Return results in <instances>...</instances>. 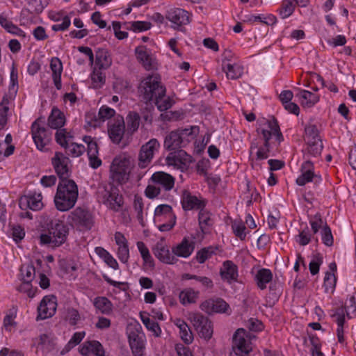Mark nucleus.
I'll return each mask as SVG.
<instances>
[{
  "label": "nucleus",
  "instance_id": "f257e3e1",
  "mask_svg": "<svg viewBox=\"0 0 356 356\" xmlns=\"http://www.w3.org/2000/svg\"><path fill=\"white\" fill-rule=\"evenodd\" d=\"M78 194V186L72 179L60 181L54 197L56 209L60 211L72 209L77 201Z\"/></svg>",
  "mask_w": 356,
  "mask_h": 356
},
{
  "label": "nucleus",
  "instance_id": "f03ea898",
  "mask_svg": "<svg viewBox=\"0 0 356 356\" xmlns=\"http://www.w3.org/2000/svg\"><path fill=\"white\" fill-rule=\"evenodd\" d=\"M69 228L63 222L53 220L48 225V233L40 234V243L49 248L60 247L67 241Z\"/></svg>",
  "mask_w": 356,
  "mask_h": 356
},
{
  "label": "nucleus",
  "instance_id": "7ed1b4c3",
  "mask_svg": "<svg viewBox=\"0 0 356 356\" xmlns=\"http://www.w3.org/2000/svg\"><path fill=\"white\" fill-rule=\"evenodd\" d=\"M175 178L163 171H158L152 175L145 188V194L149 199H154L160 195L161 190L171 191L175 186Z\"/></svg>",
  "mask_w": 356,
  "mask_h": 356
},
{
  "label": "nucleus",
  "instance_id": "20e7f679",
  "mask_svg": "<svg viewBox=\"0 0 356 356\" xmlns=\"http://www.w3.org/2000/svg\"><path fill=\"white\" fill-rule=\"evenodd\" d=\"M261 134L263 136L264 144V147H259L256 153L255 165H257V161L266 159L268 157V152L270 151L269 140L273 136H275L278 143H280L284 140L278 122L275 118L267 121L264 124V127L261 129Z\"/></svg>",
  "mask_w": 356,
  "mask_h": 356
},
{
  "label": "nucleus",
  "instance_id": "39448f33",
  "mask_svg": "<svg viewBox=\"0 0 356 356\" xmlns=\"http://www.w3.org/2000/svg\"><path fill=\"white\" fill-rule=\"evenodd\" d=\"M134 161L131 156L115 157L110 167V178L113 182L124 184L128 181L134 168Z\"/></svg>",
  "mask_w": 356,
  "mask_h": 356
},
{
  "label": "nucleus",
  "instance_id": "423d86ee",
  "mask_svg": "<svg viewBox=\"0 0 356 356\" xmlns=\"http://www.w3.org/2000/svg\"><path fill=\"white\" fill-rule=\"evenodd\" d=\"M138 92L146 102L154 100L156 97L165 96V88L158 75H149L140 83Z\"/></svg>",
  "mask_w": 356,
  "mask_h": 356
},
{
  "label": "nucleus",
  "instance_id": "0eeeda50",
  "mask_svg": "<svg viewBox=\"0 0 356 356\" xmlns=\"http://www.w3.org/2000/svg\"><path fill=\"white\" fill-rule=\"evenodd\" d=\"M68 219L71 225L79 231H88L94 225L92 213L86 208L78 207L70 212Z\"/></svg>",
  "mask_w": 356,
  "mask_h": 356
},
{
  "label": "nucleus",
  "instance_id": "6e6552de",
  "mask_svg": "<svg viewBox=\"0 0 356 356\" xmlns=\"http://www.w3.org/2000/svg\"><path fill=\"white\" fill-rule=\"evenodd\" d=\"M197 130V127H191L190 129H177L170 131L165 138L163 147L169 151L178 150L181 147L186 136L194 138L195 131Z\"/></svg>",
  "mask_w": 356,
  "mask_h": 356
},
{
  "label": "nucleus",
  "instance_id": "1a4fd4ad",
  "mask_svg": "<svg viewBox=\"0 0 356 356\" xmlns=\"http://www.w3.org/2000/svg\"><path fill=\"white\" fill-rule=\"evenodd\" d=\"M154 221L159 223L158 229L161 232L171 230L176 223V216L171 206L168 204L159 205L154 211Z\"/></svg>",
  "mask_w": 356,
  "mask_h": 356
},
{
  "label": "nucleus",
  "instance_id": "9d476101",
  "mask_svg": "<svg viewBox=\"0 0 356 356\" xmlns=\"http://www.w3.org/2000/svg\"><path fill=\"white\" fill-rule=\"evenodd\" d=\"M31 135L36 147L44 151L45 147L50 143L51 133L44 127V122L39 118L31 125Z\"/></svg>",
  "mask_w": 356,
  "mask_h": 356
},
{
  "label": "nucleus",
  "instance_id": "9b49d317",
  "mask_svg": "<svg viewBox=\"0 0 356 356\" xmlns=\"http://www.w3.org/2000/svg\"><path fill=\"white\" fill-rule=\"evenodd\" d=\"M99 194L102 198L103 204L115 211H119L123 205L122 195L119 193L118 188L113 185L109 187L104 186L99 191Z\"/></svg>",
  "mask_w": 356,
  "mask_h": 356
},
{
  "label": "nucleus",
  "instance_id": "f8f14e48",
  "mask_svg": "<svg viewBox=\"0 0 356 356\" xmlns=\"http://www.w3.org/2000/svg\"><path fill=\"white\" fill-rule=\"evenodd\" d=\"M160 147V143L156 138H152L143 145L138 153L139 168L147 167L151 163L155 153L159 152Z\"/></svg>",
  "mask_w": 356,
  "mask_h": 356
},
{
  "label": "nucleus",
  "instance_id": "ddd939ff",
  "mask_svg": "<svg viewBox=\"0 0 356 356\" xmlns=\"http://www.w3.org/2000/svg\"><path fill=\"white\" fill-rule=\"evenodd\" d=\"M189 320L200 337L206 340L211 338L213 326L211 322L207 316L200 313H191L189 314Z\"/></svg>",
  "mask_w": 356,
  "mask_h": 356
},
{
  "label": "nucleus",
  "instance_id": "4468645a",
  "mask_svg": "<svg viewBox=\"0 0 356 356\" xmlns=\"http://www.w3.org/2000/svg\"><path fill=\"white\" fill-rule=\"evenodd\" d=\"M51 163L55 172L60 179V181H63L64 179H70V170L69 165L70 160L67 156H65L61 152H57L52 158Z\"/></svg>",
  "mask_w": 356,
  "mask_h": 356
},
{
  "label": "nucleus",
  "instance_id": "2eb2a0df",
  "mask_svg": "<svg viewBox=\"0 0 356 356\" xmlns=\"http://www.w3.org/2000/svg\"><path fill=\"white\" fill-rule=\"evenodd\" d=\"M172 151L165 158V163L168 166H173L177 169H184L192 163V156L184 150L178 149Z\"/></svg>",
  "mask_w": 356,
  "mask_h": 356
},
{
  "label": "nucleus",
  "instance_id": "dca6fc26",
  "mask_svg": "<svg viewBox=\"0 0 356 356\" xmlns=\"http://www.w3.org/2000/svg\"><path fill=\"white\" fill-rule=\"evenodd\" d=\"M232 348L237 356H248L252 350L251 343L245 338L243 329H238L234 334Z\"/></svg>",
  "mask_w": 356,
  "mask_h": 356
},
{
  "label": "nucleus",
  "instance_id": "f3484780",
  "mask_svg": "<svg viewBox=\"0 0 356 356\" xmlns=\"http://www.w3.org/2000/svg\"><path fill=\"white\" fill-rule=\"evenodd\" d=\"M56 298L54 296H44L38 307L36 320H44L51 318L56 311Z\"/></svg>",
  "mask_w": 356,
  "mask_h": 356
},
{
  "label": "nucleus",
  "instance_id": "a211bd4d",
  "mask_svg": "<svg viewBox=\"0 0 356 356\" xmlns=\"http://www.w3.org/2000/svg\"><path fill=\"white\" fill-rule=\"evenodd\" d=\"M125 132V124L122 116L118 115L108 124V133L113 143L119 144Z\"/></svg>",
  "mask_w": 356,
  "mask_h": 356
},
{
  "label": "nucleus",
  "instance_id": "6ab92c4d",
  "mask_svg": "<svg viewBox=\"0 0 356 356\" xmlns=\"http://www.w3.org/2000/svg\"><path fill=\"white\" fill-rule=\"evenodd\" d=\"M152 251L154 256L164 264H175L178 261L172 250H170V247L163 240L156 243Z\"/></svg>",
  "mask_w": 356,
  "mask_h": 356
},
{
  "label": "nucleus",
  "instance_id": "aec40b11",
  "mask_svg": "<svg viewBox=\"0 0 356 356\" xmlns=\"http://www.w3.org/2000/svg\"><path fill=\"white\" fill-rule=\"evenodd\" d=\"M166 18L174 24L172 27L175 29L190 22L188 12L179 8L169 9L166 14Z\"/></svg>",
  "mask_w": 356,
  "mask_h": 356
},
{
  "label": "nucleus",
  "instance_id": "412c9836",
  "mask_svg": "<svg viewBox=\"0 0 356 356\" xmlns=\"http://www.w3.org/2000/svg\"><path fill=\"white\" fill-rule=\"evenodd\" d=\"M200 309L207 314L225 313L229 305L222 298L209 299L201 303Z\"/></svg>",
  "mask_w": 356,
  "mask_h": 356
},
{
  "label": "nucleus",
  "instance_id": "4be33fe9",
  "mask_svg": "<svg viewBox=\"0 0 356 356\" xmlns=\"http://www.w3.org/2000/svg\"><path fill=\"white\" fill-rule=\"evenodd\" d=\"M129 343L134 356H143L144 335L139 332L138 328L131 330L128 334Z\"/></svg>",
  "mask_w": 356,
  "mask_h": 356
},
{
  "label": "nucleus",
  "instance_id": "5701e85b",
  "mask_svg": "<svg viewBox=\"0 0 356 356\" xmlns=\"http://www.w3.org/2000/svg\"><path fill=\"white\" fill-rule=\"evenodd\" d=\"M42 196L41 193H33L22 197L19 202L22 209H30L33 211H39L43 207Z\"/></svg>",
  "mask_w": 356,
  "mask_h": 356
},
{
  "label": "nucleus",
  "instance_id": "b1692460",
  "mask_svg": "<svg viewBox=\"0 0 356 356\" xmlns=\"http://www.w3.org/2000/svg\"><path fill=\"white\" fill-rule=\"evenodd\" d=\"M220 275L222 280L229 284L237 282L238 276L237 266L231 260L224 261L220 269Z\"/></svg>",
  "mask_w": 356,
  "mask_h": 356
},
{
  "label": "nucleus",
  "instance_id": "393cba45",
  "mask_svg": "<svg viewBox=\"0 0 356 356\" xmlns=\"http://www.w3.org/2000/svg\"><path fill=\"white\" fill-rule=\"evenodd\" d=\"M83 141L87 144V154L88 156L90 165L96 169L102 165V161L98 157V147L97 143L91 136H86Z\"/></svg>",
  "mask_w": 356,
  "mask_h": 356
},
{
  "label": "nucleus",
  "instance_id": "a878e982",
  "mask_svg": "<svg viewBox=\"0 0 356 356\" xmlns=\"http://www.w3.org/2000/svg\"><path fill=\"white\" fill-rule=\"evenodd\" d=\"M135 52L137 59L146 70H150L156 68V60L146 47H138L136 48Z\"/></svg>",
  "mask_w": 356,
  "mask_h": 356
},
{
  "label": "nucleus",
  "instance_id": "bb28decb",
  "mask_svg": "<svg viewBox=\"0 0 356 356\" xmlns=\"http://www.w3.org/2000/svg\"><path fill=\"white\" fill-rule=\"evenodd\" d=\"M195 249V242L188 240L184 237L181 243L177 244L172 248V252L175 254V257H189Z\"/></svg>",
  "mask_w": 356,
  "mask_h": 356
},
{
  "label": "nucleus",
  "instance_id": "cd10ccee",
  "mask_svg": "<svg viewBox=\"0 0 356 356\" xmlns=\"http://www.w3.org/2000/svg\"><path fill=\"white\" fill-rule=\"evenodd\" d=\"M79 353L83 356H104L102 345L95 340L84 342L79 348Z\"/></svg>",
  "mask_w": 356,
  "mask_h": 356
},
{
  "label": "nucleus",
  "instance_id": "c85d7f7f",
  "mask_svg": "<svg viewBox=\"0 0 356 356\" xmlns=\"http://www.w3.org/2000/svg\"><path fill=\"white\" fill-rule=\"evenodd\" d=\"M181 202L185 211L200 209L204 207L203 202L197 197L193 195L187 190L183 191Z\"/></svg>",
  "mask_w": 356,
  "mask_h": 356
},
{
  "label": "nucleus",
  "instance_id": "c756f323",
  "mask_svg": "<svg viewBox=\"0 0 356 356\" xmlns=\"http://www.w3.org/2000/svg\"><path fill=\"white\" fill-rule=\"evenodd\" d=\"M314 163L312 161H305L300 168L301 175L296 179V184L298 186H305L307 183L313 181L314 178Z\"/></svg>",
  "mask_w": 356,
  "mask_h": 356
},
{
  "label": "nucleus",
  "instance_id": "7c9ffc66",
  "mask_svg": "<svg viewBox=\"0 0 356 356\" xmlns=\"http://www.w3.org/2000/svg\"><path fill=\"white\" fill-rule=\"evenodd\" d=\"M296 97L304 108H311L319 101L318 95L305 90H300Z\"/></svg>",
  "mask_w": 356,
  "mask_h": 356
},
{
  "label": "nucleus",
  "instance_id": "2f4dec72",
  "mask_svg": "<svg viewBox=\"0 0 356 356\" xmlns=\"http://www.w3.org/2000/svg\"><path fill=\"white\" fill-rule=\"evenodd\" d=\"M50 68L52 71V78L56 88L58 90L61 88V74L63 72V64L60 60L54 57L50 62Z\"/></svg>",
  "mask_w": 356,
  "mask_h": 356
},
{
  "label": "nucleus",
  "instance_id": "473e14b6",
  "mask_svg": "<svg viewBox=\"0 0 356 356\" xmlns=\"http://www.w3.org/2000/svg\"><path fill=\"white\" fill-rule=\"evenodd\" d=\"M307 147L303 151L305 161H311L312 157L319 156L323 148L322 141L307 142Z\"/></svg>",
  "mask_w": 356,
  "mask_h": 356
},
{
  "label": "nucleus",
  "instance_id": "72a5a7b5",
  "mask_svg": "<svg viewBox=\"0 0 356 356\" xmlns=\"http://www.w3.org/2000/svg\"><path fill=\"white\" fill-rule=\"evenodd\" d=\"M65 122V118L63 113L58 108L54 107L48 118V125L51 129L61 128Z\"/></svg>",
  "mask_w": 356,
  "mask_h": 356
},
{
  "label": "nucleus",
  "instance_id": "f704fd0d",
  "mask_svg": "<svg viewBox=\"0 0 356 356\" xmlns=\"http://www.w3.org/2000/svg\"><path fill=\"white\" fill-rule=\"evenodd\" d=\"M112 64V59L106 49H99L95 54V66L99 70H106Z\"/></svg>",
  "mask_w": 356,
  "mask_h": 356
},
{
  "label": "nucleus",
  "instance_id": "c9c22d12",
  "mask_svg": "<svg viewBox=\"0 0 356 356\" xmlns=\"http://www.w3.org/2000/svg\"><path fill=\"white\" fill-rule=\"evenodd\" d=\"M175 325L179 330L181 339L186 343L190 344L193 340V333L188 324L181 318H177L174 321Z\"/></svg>",
  "mask_w": 356,
  "mask_h": 356
},
{
  "label": "nucleus",
  "instance_id": "e433bc0d",
  "mask_svg": "<svg viewBox=\"0 0 356 356\" xmlns=\"http://www.w3.org/2000/svg\"><path fill=\"white\" fill-rule=\"evenodd\" d=\"M272 280L273 273L267 268H261L259 270L254 277L257 285L261 290L266 289V284L270 283Z\"/></svg>",
  "mask_w": 356,
  "mask_h": 356
},
{
  "label": "nucleus",
  "instance_id": "4c0bfd02",
  "mask_svg": "<svg viewBox=\"0 0 356 356\" xmlns=\"http://www.w3.org/2000/svg\"><path fill=\"white\" fill-rule=\"evenodd\" d=\"M333 317L336 318V322L337 324V336L338 341L340 343H343L345 341L344 339V331L343 325L345 323V314L343 309H338L336 312L333 314Z\"/></svg>",
  "mask_w": 356,
  "mask_h": 356
},
{
  "label": "nucleus",
  "instance_id": "58836bf2",
  "mask_svg": "<svg viewBox=\"0 0 356 356\" xmlns=\"http://www.w3.org/2000/svg\"><path fill=\"white\" fill-rule=\"evenodd\" d=\"M222 65L228 79H236L243 74V68L235 63H230L223 60Z\"/></svg>",
  "mask_w": 356,
  "mask_h": 356
},
{
  "label": "nucleus",
  "instance_id": "ea45409f",
  "mask_svg": "<svg viewBox=\"0 0 356 356\" xmlns=\"http://www.w3.org/2000/svg\"><path fill=\"white\" fill-rule=\"evenodd\" d=\"M199 296V291H195L192 288H187L181 291L179 298L180 302L185 305L187 304H193L196 302Z\"/></svg>",
  "mask_w": 356,
  "mask_h": 356
},
{
  "label": "nucleus",
  "instance_id": "a19ab883",
  "mask_svg": "<svg viewBox=\"0 0 356 356\" xmlns=\"http://www.w3.org/2000/svg\"><path fill=\"white\" fill-rule=\"evenodd\" d=\"M95 308L103 314H109L112 312L113 305L106 297H97L93 302Z\"/></svg>",
  "mask_w": 356,
  "mask_h": 356
},
{
  "label": "nucleus",
  "instance_id": "79ce46f5",
  "mask_svg": "<svg viewBox=\"0 0 356 356\" xmlns=\"http://www.w3.org/2000/svg\"><path fill=\"white\" fill-rule=\"evenodd\" d=\"M21 279L24 284H29L35 276V269L31 264H24L20 268Z\"/></svg>",
  "mask_w": 356,
  "mask_h": 356
},
{
  "label": "nucleus",
  "instance_id": "37998d69",
  "mask_svg": "<svg viewBox=\"0 0 356 356\" xmlns=\"http://www.w3.org/2000/svg\"><path fill=\"white\" fill-rule=\"evenodd\" d=\"M296 5L293 0L282 1L280 8L277 10L280 17L286 19L290 17L293 13Z\"/></svg>",
  "mask_w": 356,
  "mask_h": 356
},
{
  "label": "nucleus",
  "instance_id": "c03bdc74",
  "mask_svg": "<svg viewBox=\"0 0 356 356\" xmlns=\"http://www.w3.org/2000/svg\"><path fill=\"white\" fill-rule=\"evenodd\" d=\"M216 250L217 248L214 246L203 248L197 252L195 259L199 264H203L213 255L216 254Z\"/></svg>",
  "mask_w": 356,
  "mask_h": 356
},
{
  "label": "nucleus",
  "instance_id": "a18cd8bd",
  "mask_svg": "<svg viewBox=\"0 0 356 356\" xmlns=\"http://www.w3.org/2000/svg\"><path fill=\"white\" fill-rule=\"evenodd\" d=\"M86 336V332L84 331L82 332H76L74 333L70 341L65 346L63 349L61 350V355H64L71 350L74 347L81 343L83 339Z\"/></svg>",
  "mask_w": 356,
  "mask_h": 356
},
{
  "label": "nucleus",
  "instance_id": "49530a36",
  "mask_svg": "<svg viewBox=\"0 0 356 356\" xmlns=\"http://www.w3.org/2000/svg\"><path fill=\"white\" fill-rule=\"evenodd\" d=\"M140 319L145 327L152 332L156 337H159L161 334V328L159 324L154 321L150 319L147 314L142 312L140 313Z\"/></svg>",
  "mask_w": 356,
  "mask_h": 356
},
{
  "label": "nucleus",
  "instance_id": "de8ad7c7",
  "mask_svg": "<svg viewBox=\"0 0 356 356\" xmlns=\"http://www.w3.org/2000/svg\"><path fill=\"white\" fill-rule=\"evenodd\" d=\"M56 133V141L63 147L67 148V146L70 144V140L72 138L71 134L65 129H57Z\"/></svg>",
  "mask_w": 356,
  "mask_h": 356
},
{
  "label": "nucleus",
  "instance_id": "09e8293b",
  "mask_svg": "<svg viewBox=\"0 0 356 356\" xmlns=\"http://www.w3.org/2000/svg\"><path fill=\"white\" fill-rule=\"evenodd\" d=\"M305 140L307 142L321 141L318 130L315 124H309L305 127Z\"/></svg>",
  "mask_w": 356,
  "mask_h": 356
},
{
  "label": "nucleus",
  "instance_id": "8fccbe9b",
  "mask_svg": "<svg viewBox=\"0 0 356 356\" xmlns=\"http://www.w3.org/2000/svg\"><path fill=\"white\" fill-rule=\"evenodd\" d=\"M140 118L138 113L130 112L127 117V130L134 133L138 130L140 124Z\"/></svg>",
  "mask_w": 356,
  "mask_h": 356
},
{
  "label": "nucleus",
  "instance_id": "3c124183",
  "mask_svg": "<svg viewBox=\"0 0 356 356\" xmlns=\"http://www.w3.org/2000/svg\"><path fill=\"white\" fill-rule=\"evenodd\" d=\"M336 284L337 277L335 275L332 273L326 272L323 282L325 292L327 293H332L335 289Z\"/></svg>",
  "mask_w": 356,
  "mask_h": 356
},
{
  "label": "nucleus",
  "instance_id": "603ef678",
  "mask_svg": "<svg viewBox=\"0 0 356 356\" xmlns=\"http://www.w3.org/2000/svg\"><path fill=\"white\" fill-rule=\"evenodd\" d=\"M137 248L140 253V255L144 262L150 267H154V260L149 253V251L145 244L142 241L137 243Z\"/></svg>",
  "mask_w": 356,
  "mask_h": 356
},
{
  "label": "nucleus",
  "instance_id": "864d4df0",
  "mask_svg": "<svg viewBox=\"0 0 356 356\" xmlns=\"http://www.w3.org/2000/svg\"><path fill=\"white\" fill-rule=\"evenodd\" d=\"M48 0H31L29 2V11L35 14H40L48 6Z\"/></svg>",
  "mask_w": 356,
  "mask_h": 356
},
{
  "label": "nucleus",
  "instance_id": "5fc2aeb1",
  "mask_svg": "<svg viewBox=\"0 0 356 356\" xmlns=\"http://www.w3.org/2000/svg\"><path fill=\"white\" fill-rule=\"evenodd\" d=\"M341 309H343L348 318H351L356 316V292L355 295L350 297L346 305Z\"/></svg>",
  "mask_w": 356,
  "mask_h": 356
},
{
  "label": "nucleus",
  "instance_id": "6e6d98bb",
  "mask_svg": "<svg viewBox=\"0 0 356 356\" xmlns=\"http://www.w3.org/2000/svg\"><path fill=\"white\" fill-rule=\"evenodd\" d=\"M64 318L71 325H75L80 319V315L76 309L69 307L65 310Z\"/></svg>",
  "mask_w": 356,
  "mask_h": 356
},
{
  "label": "nucleus",
  "instance_id": "4d7b16f0",
  "mask_svg": "<svg viewBox=\"0 0 356 356\" xmlns=\"http://www.w3.org/2000/svg\"><path fill=\"white\" fill-rule=\"evenodd\" d=\"M154 101L160 111H164L170 108L174 104L172 99L169 97H165V96L156 97Z\"/></svg>",
  "mask_w": 356,
  "mask_h": 356
},
{
  "label": "nucleus",
  "instance_id": "13d9d810",
  "mask_svg": "<svg viewBox=\"0 0 356 356\" xmlns=\"http://www.w3.org/2000/svg\"><path fill=\"white\" fill-rule=\"evenodd\" d=\"M65 149L67 150L68 154L73 157L80 156L86 150L84 145L76 143H70Z\"/></svg>",
  "mask_w": 356,
  "mask_h": 356
},
{
  "label": "nucleus",
  "instance_id": "bf43d9fd",
  "mask_svg": "<svg viewBox=\"0 0 356 356\" xmlns=\"http://www.w3.org/2000/svg\"><path fill=\"white\" fill-rule=\"evenodd\" d=\"M234 234L241 240H244L246 237V227L241 221H234L232 225Z\"/></svg>",
  "mask_w": 356,
  "mask_h": 356
},
{
  "label": "nucleus",
  "instance_id": "052dcab7",
  "mask_svg": "<svg viewBox=\"0 0 356 356\" xmlns=\"http://www.w3.org/2000/svg\"><path fill=\"white\" fill-rule=\"evenodd\" d=\"M198 220L200 227L202 231H204L207 226H210L211 225L210 213L207 211L203 209V208L200 209Z\"/></svg>",
  "mask_w": 356,
  "mask_h": 356
},
{
  "label": "nucleus",
  "instance_id": "680f3d73",
  "mask_svg": "<svg viewBox=\"0 0 356 356\" xmlns=\"http://www.w3.org/2000/svg\"><path fill=\"white\" fill-rule=\"evenodd\" d=\"M322 263L323 257L320 254H316L313 256L309 265V271L312 275H316L319 272L320 266Z\"/></svg>",
  "mask_w": 356,
  "mask_h": 356
},
{
  "label": "nucleus",
  "instance_id": "e2e57ef3",
  "mask_svg": "<svg viewBox=\"0 0 356 356\" xmlns=\"http://www.w3.org/2000/svg\"><path fill=\"white\" fill-rule=\"evenodd\" d=\"M323 243L330 247L333 245V236L330 228L325 224L321 232Z\"/></svg>",
  "mask_w": 356,
  "mask_h": 356
},
{
  "label": "nucleus",
  "instance_id": "0e129e2a",
  "mask_svg": "<svg viewBox=\"0 0 356 356\" xmlns=\"http://www.w3.org/2000/svg\"><path fill=\"white\" fill-rule=\"evenodd\" d=\"M102 70L95 68L91 74V79L95 87H100L105 81V75L101 71Z\"/></svg>",
  "mask_w": 356,
  "mask_h": 356
},
{
  "label": "nucleus",
  "instance_id": "69168bd1",
  "mask_svg": "<svg viewBox=\"0 0 356 356\" xmlns=\"http://www.w3.org/2000/svg\"><path fill=\"white\" fill-rule=\"evenodd\" d=\"M281 291L275 288V286L270 285L269 287V293L266 296L267 302L270 305H274L280 296Z\"/></svg>",
  "mask_w": 356,
  "mask_h": 356
},
{
  "label": "nucleus",
  "instance_id": "338daca9",
  "mask_svg": "<svg viewBox=\"0 0 356 356\" xmlns=\"http://www.w3.org/2000/svg\"><path fill=\"white\" fill-rule=\"evenodd\" d=\"M310 241L311 235L309 234L308 228L303 229L296 236V242L302 246L307 245L310 242Z\"/></svg>",
  "mask_w": 356,
  "mask_h": 356
},
{
  "label": "nucleus",
  "instance_id": "774afa93",
  "mask_svg": "<svg viewBox=\"0 0 356 356\" xmlns=\"http://www.w3.org/2000/svg\"><path fill=\"white\" fill-rule=\"evenodd\" d=\"M115 114V110L106 106H102L98 113L99 118L104 121L113 117Z\"/></svg>",
  "mask_w": 356,
  "mask_h": 356
}]
</instances>
